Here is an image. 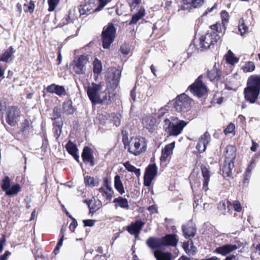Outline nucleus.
<instances>
[{
    "label": "nucleus",
    "instance_id": "55",
    "mask_svg": "<svg viewBox=\"0 0 260 260\" xmlns=\"http://www.w3.org/2000/svg\"><path fill=\"white\" fill-rule=\"evenodd\" d=\"M141 2V0H128V4L131 7V11L135 9Z\"/></svg>",
    "mask_w": 260,
    "mask_h": 260
},
{
    "label": "nucleus",
    "instance_id": "15",
    "mask_svg": "<svg viewBox=\"0 0 260 260\" xmlns=\"http://www.w3.org/2000/svg\"><path fill=\"white\" fill-rule=\"evenodd\" d=\"M210 139V135L208 132H205L203 135L201 136L196 146V148L200 153H203L206 150Z\"/></svg>",
    "mask_w": 260,
    "mask_h": 260
},
{
    "label": "nucleus",
    "instance_id": "23",
    "mask_svg": "<svg viewBox=\"0 0 260 260\" xmlns=\"http://www.w3.org/2000/svg\"><path fill=\"white\" fill-rule=\"evenodd\" d=\"M84 203L87 206L90 213H94L99 210L102 206V202L99 200L97 201H95V200H91L89 201L85 200L84 201Z\"/></svg>",
    "mask_w": 260,
    "mask_h": 260
},
{
    "label": "nucleus",
    "instance_id": "28",
    "mask_svg": "<svg viewBox=\"0 0 260 260\" xmlns=\"http://www.w3.org/2000/svg\"><path fill=\"white\" fill-rule=\"evenodd\" d=\"M66 149L68 152L79 162V156L77 154L78 149L76 145L71 141H69L66 145Z\"/></svg>",
    "mask_w": 260,
    "mask_h": 260
},
{
    "label": "nucleus",
    "instance_id": "1",
    "mask_svg": "<svg viewBox=\"0 0 260 260\" xmlns=\"http://www.w3.org/2000/svg\"><path fill=\"white\" fill-rule=\"evenodd\" d=\"M103 87L101 83H92L89 84L87 89V95L92 103L108 105L112 102L113 95H111L108 90L102 91Z\"/></svg>",
    "mask_w": 260,
    "mask_h": 260
},
{
    "label": "nucleus",
    "instance_id": "43",
    "mask_svg": "<svg viewBox=\"0 0 260 260\" xmlns=\"http://www.w3.org/2000/svg\"><path fill=\"white\" fill-rule=\"evenodd\" d=\"M21 189L20 186L18 184H16L11 187H10L6 192V194L8 196H13L17 194Z\"/></svg>",
    "mask_w": 260,
    "mask_h": 260
},
{
    "label": "nucleus",
    "instance_id": "60",
    "mask_svg": "<svg viewBox=\"0 0 260 260\" xmlns=\"http://www.w3.org/2000/svg\"><path fill=\"white\" fill-rule=\"evenodd\" d=\"M235 129V125L233 123H231L228 126L224 129V132L226 135L228 134L232 133Z\"/></svg>",
    "mask_w": 260,
    "mask_h": 260
},
{
    "label": "nucleus",
    "instance_id": "10",
    "mask_svg": "<svg viewBox=\"0 0 260 260\" xmlns=\"http://www.w3.org/2000/svg\"><path fill=\"white\" fill-rule=\"evenodd\" d=\"M20 116V110L16 106H9L6 109V121L11 126L16 125Z\"/></svg>",
    "mask_w": 260,
    "mask_h": 260
},
{
    "label": "nucleus",
    "instance_id": "16",
    "mask_svg": "<svg viewBox=\"0 0 260 260\" xmlns=\"http://www.w3.org/2000/svg\"><path fill=\"white\" fill-rule=\"evenodd\" d=\"M237 249L238 246L236 245L225 244L222 246L217 247L215 249L214 252L225 256Z\"/></svg>",
    "mask_w": 260,
    "mask_h": 260
},
{
    "label": "nucleus",
    "instance_id": "32",
    "mask_svg": "<svg viewBox=\"0 0 260 260\" xmlns=\"http://www.w3.org/2000/svg\"><path fill=\"white\" fill-rule=\"evenodd\" d=\"M155 123V119L151 116L146 117L143 122L145 127L148 129L150 132H153Z\"/></svg>",
    "mask_w": 260,
    "mask_h": 260
},
{
    "label": "nucleus",
    "instance_id": "9",
    "mask_svg": "<svg viewBox=\"0 0 260 260\" xmlns=\"http://www.w3.org/2000/svg\"><path fill=\"white\" fill-rule=\"evenodd\" d=\"M201 77L202 76H199L188 88V90L199 98L203 96L208 92L207 87L201 79Z\"/></svg>",
    "mask_w": 260,
    "mask_h": 260
},
{
    "label": "nucleus",
    "instance_id": "13",
    "mask_svg": "<svg viewBox=\"0 0 260 260\" xmlns=\"http://www.w3.org/2000/svg\"><path fill=\"white\" fill-rule=\"evenodd\" d=\"M93 150L88 146H85L82 151V160L89 167L94 166V157Z\"/></svg>",
    "mask_w": 260,
    "mask_h": 260
},
{
    "label": "nucleus",
    "instance_id": "53",
    "mask_svg": "<svg viewBox=\"0 0 260 260\" xmlns=\"http://www.w3.org/2000/svg\"><path fill=\"white\" fill-rule=\"evenodd\" d=\"M222 23L225 25L229 21V15L228 12L225 11H222L220 14Z\"/></svg>",
    "mask_w": 260,
    "mask_h": 260
},
{
    "label": "nucleus",
    "instance_id": "51",
    "mask_svg": "<svg viewBox=\"0 0 260 260\" xmlns=\"http://www.w3.org/2000/svg\"><path fill=\"white\" fill-rule=\"evenodd\" d=\"M99 3V6L96 8L93 12H98L101 11L108 3L110 2V0H98Z\"/></svg>",
    "mask_w": 260,
    "mask_h": 260
},
{
    "label": "nucleus",
    "instance_id": "42",
    "mask_svg": "<svg viewBox=\"0 0 260 260\" xmlns=\"http://www.w3.org/2000/svg\"><path fill=\"white\" fill-rule=\"evenodd\" d=\"M124 166L128 172H134L138 177L140 176V169L136 168L135 167L132 165L128 161L126 162L124 164Z\"/></svg>",
    "mask_w": 260,
    "mask_h": 260
},
{
    "label": "nucleus",
    "instance_id": "47",
    "mask_svg": "<svg viewBox=\"0 0 260 260\" xmlns=\"http://www.w3.org/2000/svg\"><path fill=\"white\" fill-rule=\"evenodd\" d=\"M10 187V179L8 176H6L2 180L1 187L3 191H6Z\"/></svg>",
    "mask_w": 260,
    "mask_h": 260
},
{
    "label": "nucleus",
    "instance_id": "27",
    "mask_svg": "<svg viewBox=\"0 0 260 260\" xmlns=\"http://www.w3.org/2000/svg\"><path fill=\"white\" fill-rule=\"evenodd\" d=\"M236 149L233 145H229L226 147L225 152V159L231 162H234L236 156Z\"/></svg>",
    "mask_w": 260,
    "mask_h": 260
},
{
    "label": "nucleus",
    "instance_id": "2",
    "mask_svg": "<svg viewBox=\"0 0 260 260\" xmlns=\"http://www.w3.org/2000/svg\"><path fill=\"white\" fill-rule=\"evenodd\" d=\"M260 93V75H251L247 81V86L244 90L246 101L251 104L255 103Z\"/></svg>",
    "mask_w": 260,
    "mask_h": 260
},
{
    "label": "nucleus",
    "instance_id": "22",
    "mask_svg": "<svg viewBox=\"0 0 260 260\" xmlns=\"http://www.w3.org/2000/svg\"><path fill=\"white\" fill-rule=\"evenodd\" d=\"M77 52V51H75V57L71 67L73 72L80 75L81 73V55H76Z\"/></svg>",
    "mask_w": 260,
    "mask_h": 260
},
{
    "label": "nucleus",
    "instance_id": "29",
    "mask_svg": "<svg viewBox=\"0 0 260 260\" xmlns=\"http://www.w3.org/2000/svg\"><path fill=\"white\" fill-rule=\"evenodd\" d=\"M201 170L202 176L204 178L203 189L206 191L208 189V185L210 180V172L208 168L206 167L203 166L201 167Z\"/></svg>",
    "mask_w": 260,
    "mask_h": 260
},
{
    "label": "nucleus",
    "instance_id": "39",
    "mask_svg": "<svg viewBox=\"0 0 260 260\" xmlns=\"http://www.w3.org/2000/svg\"><path fill=\"white\" fill-rule=\"evenodd\" d=\"M185 5H189L191 7L197 8L201 7L205 2V0H183Z\"/></svg>",
    "mask_w": 260,
    "mask_h": 260
},
{
    "label": "nucleus",
    "instance_id": "41",
    "mask_svg": "<svg viewBox=\"0 0 260 260\" xmlns=\"http://www.w3.org/2000/svg\"><path fill=\"white\" fill-rule=\"evenodd\" d=\"M62 109L63 112L67 114H71L74 112V110L72 106V102L71 101L64 102L63 104Z\"/></svg>",
    "mask_w": 260,
    "mask_h": 260
},
{
    "label": "nucleus",
    "instance_id": "58",
    "mask_svg": "<svg viewBox=\"0 0 260 260\" xmlns=\"http://www.w3.org/2000/svg\"><path fill=\"white\" fill-rule=\"evenodd\" d=\"M70 14V11L69 12L68 15H67L65 18H63L61 20V22L59 25H60L61 26H63L64 25L69 24L71 22Z\"/></svg>",
    "mask_w": 260,
    "mask_h": 260
},
{
    "label": "nucleus",
    "instance_id": "64",
    "mask_svg": "<svg viewBox=\"0 0 260 260\" xmlns=\"http://www.w3.org/2000/svg\"><path fill=\"white\" fill-rule=\"evenodd\" d=\"M186 252L190 255H194L196 254V248L194 246H191L190 249L187 251L185 249Z\"/></svg>",
    "mask_w": 260,
    "mask_h": 260
},
{
    "label": "nucleus",
    "instance_id": "50",
    "mask_svg": "<svg viewBox=\"0 0 260 260\" xmlns=\"http://www.w3.org/2000/svg\"><path fill=\"white\" fill-rule=\"evenodd\" d=\"M60 0H48V11L52 12L54 10Z\"/></svg>",
    "mask_w": 260,
    "mask_h": 260
},
{
    "label": "nucleus",
    "instance_id": "63",
    "mask_svg": "<svg viewBox=\"0 0 260 260\" xmlns=\"http://www.w3.org/2000/svg\"><path fill=\"white\" fill-rule=\"evenodd\" d=\"M120 115H115L113 117V121L114 124L116 126H119L120 124Z\"/></svg>",
    "mask_w": 260,
    "mask_h": 260
},
{
    "label": "nucleus",
    "instance_id": "19",
    "mask_svg": "<svg viewBox=\"0 0 260 260\" xmlns=\"http://www.w3.org/2000/svg\"><path fill=\"white\" fill-rule=\"evenodd\" d=\"M162 237L157 238L151 237L149 238L146 241L147 246L152 249H155L163 246Z\"/></svg>",
    "mask_w": 260,
    "mask_h": 260
},
{
    "label": "nucleus",
    "instance_id": "25",
    "mask_svg": "<svg viewBox=\"0 0 260 260\" xmlns=\"http://www.w3.org/2000/svg\"><path fill=\"white\" fill-rule=\"evenodd\" d=\"M120 77V73L118 70H115L113 72L109 71L106 75V78L115 86L117 85Z\"/></svg>",
    "mask_w": 260,
    "mask_h": 260
},
{
    "label": "nucleus",
    "instance_id": "56",
    "mask_svg": "<svg viewBox=\"0 0 260 260\" xmlns=\"http://www.w3.org/2000/svg\"><path fill=\"white\" fill-rule=\"evenodd\" d=\"M130 51V48L127 44H123L120 47V51L124 55H127Z\"/></svg>",
    "mask_w": 260,
    "mask_h": 260
},
{
    "label": "nucleus",
    "instance_id": "18",
    "mask_svg": "<svg viewBox=\"0 0 260 260\" xmlns=\"http://www.w3.org/2000/svg\"><path fill=\"white\" fill-rule=\"evenodd\" d=\"M175 142H173L167 145L161 151V155L160 160L161 162H165L167 158L173 153L175 147Z\"/></svg>",
    "mask_w": 260,
    "mask_h": 260
},
{
    "label": "nucleus",
    "instance_id": "52",
    "mask_svg": "<svg viewBox=\"0 0 260 260\" xmlns=\"http://www.w3.org/2000/svg\"><path fill=\"white\" fill-rule=\"evenodd\" d=\"M94 0H89L88 5L85 4L82 7V11H89L92 10L94 6Z\"/></svg>",
    "mask_w": 260,
    "mask_h": 260
},
{
    "label": "nucleus",
    "instance_id": "21",
    "mask_svg": "<svg viewBox=\"0 0 260 260\" xmlns=\"http://www.w3.org/2000/svg\"><path fill=\"white\" fill-rule=\"evenodd\" d=\"M162 245L164 246H176L177 244L178 240L177 236L174 234H169L162 237Z\"/></svg>",
    "mask_w": 260,
    "mask_h": 260
},
{
    "label": "nucleus",
    "instance_id": "3",
    "mask_svg": "<svg viewBox=\"0 0 260 260\" xmlns=\"http://www.w3.org/2000/svg\"><path fill=\"white\" fill-rule=\"evenodd\" d=\"M221 31V25L220 23H216L211 26V29L204 35L202 36L200 39V45L201 51H204L213 45L219 39L217 33Z\"/></svg>",
    "mask_w": 260,
    "mask_h": 260
},
{
    "label": "nucleus",
    "instance_id": "48",
    "mask_svg": "<svg viewBox=\"0 0 260 260\" xmlns=\"http://www.w3.org/2000/svg\"><path fill=\"white\" fill-rule=\"evenodd\" d=\"M35 7L34 2L30 0L28 4H25L23 5V9L25 12L32 13L34 11Z\"/></svg>",
    "mask_w": 260,
    "mask_h": 260
},
{
    "label": "nucleus",
    "instance_id": "24",
    "mask_svg": "<svg viewBox=\"0 0 260 260\" xmlns=\"http://www.w3.org/2000/svg\"><path fill=\"white\" fill-rule=\"evenodd\" d=\"M234 162L224 160V164L222 167V175L224 177H232V170L234 167Z\"/></svg>",
    "mask_w": 260,
    "mask_h": 260
},
{
    "label": "nucleus",
    "instance_id": "31",
    "mask_svg": "<svg viewBox=\"0 0 260 260\" xmlns=\"http://www.w3.org/2000/svg\"><path fill=\"white\" fill-rule=\"evenodd\" d=\"M146 14L145 10L141 7L139 12L132 16L131 20L129 22V25L137 24V22L145 16Z\"/></svg>",
    "mask_w": 260,
    "mask_h": 260
},
{
    "label": "nucleus",
    "instance_id": "61",
    "mask_svg": "<svg viewBox=\"0 0 260 260\" xmlns=\"http://www.w3.org/2000/svg\"><path fill=\"white\" fill-rule=\"evenodd\" d=\"M85 226H93L94 225L95 220L92 219H86L83 220Z\"/></svg>",
    "mask_w": 260,
    "mask_h": 260
},
{
    "label": "nucleus",
    "instance_id": "40",
    "mask_svg": "<svg viewBox=\"0 0 260 260\" xmlns=\"http://www.w3.org/2000/svg\"><path fill=\"white\" fill-rule=\"evenodd\" d=\"M103 69L101 61L95 58L93 62V71L94 74L97 75L101 74Z\"/></svg>",
    "mask_w": 260,
    "mask_h": 260
},
{
    "label": "nucleus",
    "instance_id": "34",
    "mask_svg": "<svg viewBox=\"0 0 260 260\" xmlns=\"http://www.w3.org/2000/svg\"><path fill=\"white\" fill-rule=\"evenodd\" d=\"M114 187L120 194L122 195L125 193V190L120 177L118 175H116L114 177Z\"/></svg>",
    "mask_w": 260,
    "mask_h": 260
},
{
    "label": "nucleus",
    "instance_id": "36",
    "mask_svg": "<svg viewBox=\"0 0 260 260\" xmlns=\"http://www.w3.org/2000/svg\"><path fill=\"white\" fill-rule=\"evenodd\" d=\"M154 255L157 260H171V254L169 252L156 250L154 252Z\"/></svg>",
    "mask_w": 260,
    "mask_h": 260
},
{
    "label": "nucleus",
    "instance_id": "44",
    "mask_svg": "<svg viewBox=\"0 0 260 260\" xmlns=\"http://www.w3.org/2000/svg\"><path fill=\"white\" fill-rule=\"evenodd\" d=\"M226 61L231 64H234L237 63L239 61L238 58L235 56L234 53L229 50L226 54Z\"/></svg>",
    "mask_w": 260,
    "mask_h": 260
},
{
    "label": "nucleus",
    "instance_id": "14",
    "mask_svg": "<svg viewBox=\"0 0 260 260\" xmlns=\"http://www.w3.org/2000/svg\"><path fill=\"white\" fill-rule=\"evenodd\" d=\"M144 225V222L141 220H137L128 225L126 227V230L130 234L134 235L135 238H137Z\"/></svg>",
    "mask_w": 260,
    "mask_h": 260
},
{
    "label": "nucleus",
    "instance_id": "17",
    "mask_svg": "<svg viewBox=\"0 0 260 260\" xmlns=\"http://www.w3.org/2000/svg\"><path fill=\"white\" fill-rule=\"evenodd\" d=\"M222 76V72L220 69L215 64L213 67L208 71L207 77L211 81L219 80Z\"/></svg>",
    "mask_w": 260,
    "mask_h": 260
},
{
    "label": "nucleus",
    "instance_id": "12",
    "mask_svg": "<svg viewBox=\"0 0 260 260\" xmlns=\"http://www.w3.org/2000/svg\"><path fill=\"white\" fill-rule=\"evenodd\" d=\"M157 168L155 164L149 165L146 169L144 176V184L145 186L149 187L151 182L156 176Z\"/></svg>",
    "mask_w": 260,
    "mask_h": 260
},
{
    "label": "nucleus",
    "instance_id": "8",
    "mask_svg": "<svg viewBox=\"0 0 260 260\" xmlns=\"http://www.w3.org/2000/svg\"><path fill=\"white\" fill-rule=\"evenodd\" d=\"M192 99L185 93L178 95L174 103V107L179 112L188 111L192 104Z\"/></svg>",
    "mask_w": 260,
    "mask_h": 260
},
{
    "label": "nucleus",
    "instance_id": "45",
    "mask_svg": "<svg viewBox=\"0 0 260 260\" xmlns=\"http://www.w3.org/2000/svg\"><path fill=\"white\" fill-rule=\"evenodd\" d=\"M60 116V109L57 107H54L53 110L52 117V119L54 120V122L58 121L59 120H62Z\"/></svg>",
    "mask_w": 260,
    "mask_h": 260
},
{
    "label": "nucleus",
    "instance_id": "7",
    "mask_svg": "<svg viewBox=\"0 0 260 260\" xmlns=\"http://www.w3.org/2000/svg\"><path fill=\"white\" fill-rule=\"evenodd\" d=\"M115 32L116 28L112 23H109L107 26L104 27L102 32V40L104 48L108 49L113 43L115 37Z\"/></svg>",
    "mask_w": 260,
    "mask_h": 260
},
{
    "label": "nucleus",
    "instance_id": "20",
    "mask_svg": "<svg viewBox=\"0 0 260 260\" xmlns=\"http://www.w3.org/2000/svg\"><path fill=\"white\" fill-rule=\"evenodd\" d=\"M182 229L183 235L186 238L193 237L196 234V229L191 222H188L186 225H183Z\"/></svg>",
    "mask_w": 260,
    "mask_h": 260
},
{
    "label": "nucleus",
    "instance_id": "57",
    "mask_svg": "<svg viewBox=\"0 0 260 260\" xmlns=\"http://www.w3.org/2000/svg\"><path fill=\"white\" fill-rule=\"evenodd\" d=\"M233 206L234 210L237 212H240L242 210V207L239 201L236 200L233 202Z\"/></svg>",
    "mask_w": 260,
    "mask_h": 260
},
{
    "label": "nucleus",
    "instance_id": "11",
    "mask_svg": "<svg viewBox=\"0 0 260 260\" xmlns=\"http://www.w3.org/2000/svg\"><path fill=\"white\" fill-rule=\"evenodd\" d=\"M98 190L99 194H98V196L99 198L102 197L105 201H108L112 200L113 197L114 190L107 178L104 179L102 186L98 189Z\"/></svg>",
    "mask_w": 260,
    "mask_h": 260
},
{
    "label": "nucleus",
    "instance_id": "6",
    "mask_svg": "<svg viewBox=\"0 0 260 260\" xmlns=\"http://www.w3.org/2000/svg\"><path fill=\"white\" fill-rule=\"evenodd\" d=\"M115 32L116 28L112 23H109L107 26L104 27L102 32V40L104 48L108 49L113 43L115 37Z\"/></svg>",
    "mask_w": 260,
    "mask_h": 260
},
{
    "label": "nucleus",
    "instance_id": "54",
    "mask_svg": "<svg viewBox=\"0 0 260 260\" xmlns=\"http://www.w3.org/2000/svg\"><path fill=\"white\" fill-rule=\"evenodd\" d=\"M122 142L123 143V144H124L125 147H126V146L127 145H129L128 134L126 131H122Z\"/></svg>",
    "mask_w": 260,
    "mask_h": 260
},
{
    "label": "nucleus",
    "instance_id": "49",
    "mask_svg": "<svg viewBox=\"0 0 260 260\" xmlns=\"http://www.w3.org/2000/svg\"><path fill=\"white\" fill-rule=\"evenodd\" d=\"M238 26L239 31L241 36L243 35L248 30V27L245 25L244 20L243 18L239 20Z\"/></svg>",
    "mask_w": 260,
    "mask_h": 260
},
{
    "label": "nucleus",
    "instance_id": "5",
    "mask_svg": "<svg viewBox=\"0 0 260 260\" xmlns=\"http://www.w3.org/2000/svg\"><path fill=\"white\" fill-rule=\"evenodd\" d=\"M147 148V144L143 138H132L129 141L128 151L135 155H139L144 152Z\"/></svg>",
    "mask_w": 260,
    "mask_h": 260
},
{
    "label": "nucleus",
    "instance_id": "46",
    "mask_svg": "<svg viewBox=\"0 0 260 260\" xmlns=\"http://www.w3.org/2000/svg\"><path fill=\"white\" fill-rule=\"evenodd\" d=\"M242 69L245 73L251 72L255 69L254 63L252 61H248L242 67Z\"/></svg>",
    "mask_w": 260,
    "mask_h": 260
},
{
    "label": "nucleus",
    "instance_id": "4",
    "mask_svg": "<svg viewBox=\"0 0 260 260\" xmlns=\"http://www.w3.org/2000/svg\"><path fill=\"white\" fill-rule=\"evenodd\" d=\"M187 122L179 120L177 117H171V121L166 118L164 121V127L170 136H177L181 134Z\"/></svg>",
    "mask_w": 260,
    "mask_h": 260
},
{
    "label": "nucleus",
    "instance_id": "62",
    "mask_svg": "<svg viewBox=\"0 0 260 260\" xmlns=\"http://www.w3.org/2000/svg\"><path fill=\"white\" fill-rule=\"evenodd\" d=\"M60 236H61V237L56 245L57 246V248H60L61 246H62V245L63 244V238H64V233H63L62 229L61 230Z\"/></svg>",
    "mask_w": 260,
    "mask_h": 260
},
{
    "label": "nucleus",
    "instance_id": "33",
    "mask_svg": "<svg viewBox=\"0 0 260 260\" xmlns=\"http://www.w3.org/2000/svg\"><path fill=\"white\" fill-rule=\"evenodd\" d=\"M230 204V203L229 201H222L219 203L218 209L223 215H226L228 213L231 214Z\"/></svg>",
    "mask_w": 260,
    "mask_h": 260
},
{
    "label": "nucleus",
    "instance_id": "30",
    "mask_svg": "<svg viewBox=\"0 0 260 260\" xmlns=\"http://www.w3.org/2000/svg\"><path fill=\"white\" fill-rule=\"evenodd\" d=\"M14 52L13 48L12 46L10 47L2 54L0 60L4 62H9L12 60Z\"/></svg>",
    "mask_w": 260,
    "mask_h": 260
},
{
    "label": "nucleus",
    "instance_id": "59",
    "mask_svg": "<svg viewBox=\"0 0 260 260\" xmlns=\"http://www.w3.org/2000/svg\"><path fill=\"white\" fill-rule=\"evenodd\" d=\"M72 219V222L70 223V225L69 226V229L71 232H74L76 227L78 226V222L76 219H75L74 218Z\"/></svg>",
    "mask_w": 260,
    "mask_h": 260
},
{
    "label": "nucleus",
    "instance_id": "37",
    "mask_svg": "<svg viewBox=\"0 0 260 260\" xmlns=\"http://www.w3.org/2000/svg\"><path fill=\"white\" fill-rule=\"evenodd\" d=\"M113 203L118 204V205L123 209H128L129 205L126 199L119 197L113 200Z\"/></svg>",
    "mask_w": 260,
    "mask_h": 260
},
{
    "label": "nucleus",
    "instance_id": "26",
    "mask_svg": "<svg viewBox=\"0 0 260 260\" xmlns=\"http://www.w3.org/2000/svg\"><path fill=\"white\" fill-rule=\"evenodd\" d=\"M47 91L50 93H54L58 95H62L65 93V89L63 86L52 84L47 88Z\"/></svg>",
    "mask_w": 260,
    "mask_h": 260
},
{
    "label": "nucleus",
    "instance_id": "38",
    "mask_svg": "<svg viewBox=\"0 0 260 260\" xmlns=\"http://www.w3.org/2000/svg\"><path fill=\"white\" fill-rule=\"evenodd\" d=\"M84 183L86 186L93 187L99 185V180L90 176H84Z\"/></svg>",
    "mask_w": 260,
    "mask_h": 260
},
{
    "label": "nucleus",
    "instance_id": "35",
    "mask_svg": "<svg viewBox=\"0 0 260 260\" xmlns=\"http://www.w3.org/2000/svg\"><path fill=\"white\" fill-rule=\"evenodd\" d=\"M53 131L54 133V136L55 137L56 139L57 140L60 134L61 133L62 130V121L59 120L58 121L53 122Z\"/></svg>",
    "mask_w": 260,
    "mask_h": 260
}]
</instances>
